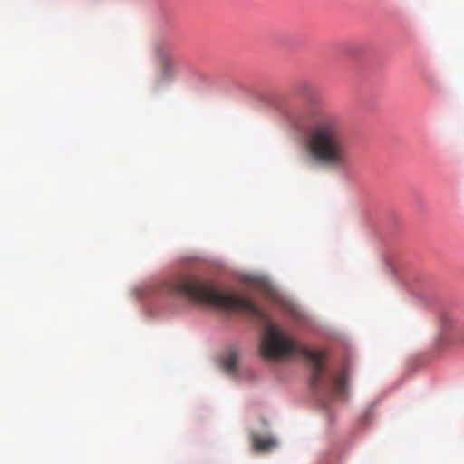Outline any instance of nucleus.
<instances>
[{
	"label": "nucleus",
	"mask_w": 464,
	"mask_h": 464,
	"mask_svg": "<svg viewBox=\"0 0 464 464\" xmlns=\"http://www.w3.org/2000/svg\"><path fill=\"white\" fill-rule=\"evenodd\" d=\"M168 291L175 295L202 303L226 311L240 310L259 319L265 324V335L261 342L260 353L263 357L275 360L292 354L304 356L309 363L310 385L315 392L323 408L328 407L324 396L331 393L336 397L345 394L347 374L344 371L337 374L326 372L324 352L313 351L296 343L273 324L264 311L251 299L235 294L217 290L210 284L195 278L181 277L168 284Z\"/></svg>",
	"instance_id": "1"
},
{
	"label": "nucleus",
	"mask_w": 464,
	"mask_h": 464,
	"mask_svg": "<svg viewBox=\"0 0 464 464\" xmlns=\"http://www.w3.org/2000/svg\"><path fill=\"white\" fill-rule=\"evenodd\" d=\"M302 132V150L307 163L346 169L350 151L342 120L336 114L311 110L296 122Z\"/></svg>",
	"instance_id": "2"
},
{
	"label": "nucleus",
	"mask_w": 464,
	"mask_h": 464,
	"mask_svg": "<svg viewBox=\"0 0 464 464\" xmlns=\"http://www.w3.org/2000/svg\"><path fill=\"white\" fill-rule=\"evenodd\" d=\"M155 56L159 68L158 80L167 82L178 74L179 61L174 46L167 42H160L155 45Z\"/></svg>",
	"instance_id": "3"
},
{
	"label": "nucleus",
	"mask_w": 464,
	"mask_h": 464,
	"mask_svg": "<svg viewBox=\"0 0 464 464\" xmlns=\"http://www.w3.org/2000/svg\"><path fill=\"white\" fill-rule=\"evenodd\" d=\"M250 438L253 449L258 452L269 451L277 446L276 439L272 436H261L253 432Z\"/></svg>",
	"instance_id": "4"
},
{
	"label": "nucleus",
	"mask_w": 464,
	"mask_h": 464,
	"mask_svg": "<svg viewBox=\"0 0 464 464\" xmlns=\"http://www.w3.org/2000/svg\"><path fill=\"white\" fill-rule=\"evenodd\" d=\"M239 353L236 348H230L224 354L222 359V367L227 373H234L237 369L239 362Z\"/></svg>",
	"instance_id": "5"
},
{
	"label": "nucleus",
	"mask_w": 464,
	"mask_h": 464,
	"mask_svg": "<svg viewBox=\"0 0 464 464\" xmlns=\"http://www.w3.org/2000/svg\"><path fill=\"white\" fill-rule=\"evenodd\" d=\"M440 325H441L442 329L446 330V329H449L450 327H451L454 320H453L452 316H450V314H443L440 316Z\"/></svg>",
	"instance_id": "6"
}]
</instances>
